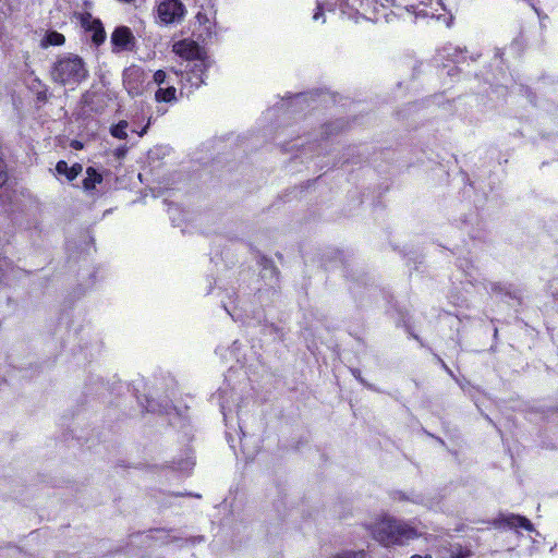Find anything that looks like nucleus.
<instances>
[{
  "mask_svg": "<svg viewBox=\"0 0 558 558\" xmlns=\"http://www.w3.org/2000/svg\"><path fill=\"white\" fill-rule=\"evenodd\" d=\"M405 9L416 17H430L439 20L446 10L441 0H415L414 3L407 5Z\"/></svg>",
  "mask_w": 558,
  "mask_h": 558,
  "instance_id": "0eeeda50",
  "label": "nucleus"
},
{
  "mask_svg": "<svg viewBox=\"0 0 558 558\" xmlns=\"http://www.w3.org/2000/svg\"><path fill=\"white\" fill-rule=\"evenodd\" d=\"M71 147L74 148V149H82L83 148V144L81 142H78V141H72Z\"/></svg>",
  "mask_w": 558,
  "mask_h": 558,
  "instance_id": "4be33fe9",
  "label": "nucleus"
},
{
  "mask_svg": "<svg viewBox=\"0 0 558 558\" xmlns=\"http://www.w3.org/2000/svg\"><path fill=\"white\" fill-rule=\"evenodd\" d=\"M102 175L96 171L93 167L86 169V177L83 180V187L85 191H93L97 184L101 183Z\"/></svg>",
  "mask_w": 558,
  "mask_h": 558,
  "instance_id": "ddd939ff",
  "label": "nucleus"
},
{
  "mask_svg": "<svg viewBox=\"0 0 558 558\" xmlns=\"http://www.w3.org/2000/svg\"><path fill=\"white\" fill-rule=\"evenodd\" d=\"M82 165L74 163L73 166L69 167V165L63 160L58 161L56 166V171L59 174L65 175L69 181H73L74 179H76V177L82 172Z\"/></svg>",
  "mask_w": 558,
  "mask_h": 558,
  "instance_id": "9b49d317",
  "label": "nucleus"
},
{
  "mask_svg": "<svg viewBox=\"0 0 558 558\" xmlns=\"http://www.w3.org/2000/svg\"><path fill=\"white\" fill-rule=\"evenodd\" d=\"M145 133V129H143L142 132H140V135L142 136Z\"/></svg>",
  "mask_w": 558,
  "mask_h": 558,
  "instance_id": "cd10ccee",
  "label": "nucleus"
},
{
  "mask_svg": "<svg viewBox=\"0 0 558 558\" xmlns=\"http://www.w3.org/2000/svg\"><path fill=\"white\" fill-rule=\"evenodd\" d=\"M323 5L320 3H317L316 12L313 15L314 21L317 22L320 20V17L323 16Z\"/></svg>",
  "mask_w": 558,
  "mask_h": 558,
  "instance_id": "6ab92c4d",
  "label": "nucleus"
},
{
  "mask_svg": "<svg viewBox=\"0 0 558 558\" xmlns=\"http://www.w3.org/2000/svg\"><path fill=\"white\" fill-rule=\"evenodd\" d=\"M173 52L186 62L185 68L180 70L182 78L191 85V87H199L204 84V75L208 68V61L202 48L194 41L181 40L173 45ZM179 75V71H174Z\"/></svg>",
  "mask_w": 558,
  "mask_h": 558,
  "instance_id": "f257e3e1",
  "label": "nucleus"
},
{
  "mask_svg": "<svg viewBox=\"0 0 558 558\" xmlns=\"http://www.w3.org/2000/svg\"><path fill=\"white\" fill-rule=\"evenodd\" d=\"M64 36L58 32H49L47 33V35L45 36V38L43 39V46L44 47H48V46H61L64 44Z\"/></svg>",
  "mask_w": 558,
  "mask_h": 558,
  "instance_id": "2eb2a0df",
  "label": "nucleus"
},
{
  "mask_svg": "<svg viewBox=\"0 0 558 558\" xmlns=\"http://www.w3.org/2000/svg\"><path fill=\"white\" fill-rule=\"evenodd\" d=\"M435 58L446 69L449 65L447 62L458 63L463 56L457 47L448 44L437 51Z\"/></svg>",
  "mask_w": 558,
  "mask_h": 558,
  "instance_id": "9d476101",
  "label": "nucleus"
},
{
  "mask_svg": "<svg viewBox=\"0 0 558 558\" xmlns=\"http://www.w3.org/2000/svg\"><path fill=\"white\" fill-rule=\"evenodd\" d=\"M104 39H105V35H104V32H102V31L96 32V33L94 34V41H95L96 44H99V43L104 41Z\"/></svg>",
  "mask_w": 558,
  "mask_h": 558,
  "instance_id": "412c9836",
  "label": "nucleus"
},
{
  "mask_svg": "<svg viewBox=\"0 0 558 558\" xmlns=\"http://www.w3.org/2000/svg\"><path fill=\"white\" fill-rule=\"evenodd\" d=\"M126 129H128V122L120 121L118 124L113 125L110 129V133L116 138L125 140L128 137Z\"/></svg>",
  "mask_w": 558,
  "mask_h": 558,
  "instance_id": "dca6fc26",
  "label": "nucleus"
},
{
  "mask_svg": "<svg viewBox=\"0 0 558 558\" xmlns=\"http://www.w3.org/2000/svg\"><path fill=\"white\" fill-rule=\"evenodd\" d=\"M411 558H432V556L430 555H425V556L413 555Z\"/></svg>",
  "mask_w": 558,
  "mask_h": 558,
  "instance_id": "393cba45",
  "label": "nucleus"
},
{
  "mask_svg": "<svg viewBox=\"0 0 558 558\" xmlns=\"http://www.w3.org/2000/svg\"><path fill=\"white\" fill-rule=\"evenodd\" d=\"M87 76L83 60L73 54L60 58L52 66L51 77L62 85H77Z\"/></svg>",
  "mask_w": 558,
  "mask_h": 558,
  "instance_id": "20e7f679",
  "label": "nucleus"
},
{
  "mask_svg": "<svg viewBox=\"0 0 558 558\" xmlns=\"http://www.w3.org/2000/svg\"><path fill=\"white\" fill-rule=\"evenodd\" d=\"M169 75L163 70H158L154 73L153 83L157 85V87L162 86V82H167V77Z\"/></svg>",
  "mask_w": 558,
  "mask_h": 558,
  "instance_id": "f3484780",
  "label": "nucleus"
},
{
  "mask_svg": "<svg viewBox=\"0 0 558 558\" xmlns=\"http://www.w3.org/2000/svg\"><path fill=\"white\" fill-rule=\"evenodd\" d=\"M495 525L498 529L513 530L515 532H519L520 529L529 532H532L534 530L533 524L529 519L513 513L500 514L495 520Z\"/></svg>",
  "mask_w": 558,
  "mask_h": 558,
  "instance_id": "6e6552de",
  "label": "nucleus"
},
{
  "mask_svg": "<svg viewBox=\"0 0 558 558\" xmlns=\"http://www.w3.org/2000/svg\"><path fill=\"white\" fill-rule=\"evenodd\" d=\"M167 85H173V82L170 76L167 77V82H162V86H167Z\"/></svg>",
  "mask_w": 558,
  "mask_h": 558,
  "instance_id": "5701e85b",
  "label": "nucleus"
},
{
  "mask_svg": "<svg viewBox=\"0 0 558 558\" xmlns=\"http://www.w3.org/2000/svg\"><path fill=\"white\" fill-rule=\"evenodd\" d=\"M123 85L132 97L140 96L146 88V73L138 65H131L123 72Z\"/></svg>",
  "mask_w": 558,
  "mask_h": 558,
  "instance_id": "423d86ee",
  "label": "nucleus"
},
{
  "mask_svg": "<svg viewBox=\"0 0 558 558\" xmlns=\"http://www.w3.org/2000/svg\"><path fill=\"white\" fill-rule=\"evenodd\" d=\"M155 100L170 104L177 101V88L173 85L158 87L155 92Z\"/></svg>",
  "mask_w": 558,
  "mask_h": 558,
  "instance_id": "f8f14e48",
  "label": "nucleus"
},
{
  "mask_svg": "<svg viewBox=\"0 0 558 558\" xmlns=\"http://www.w3.org/2000/svg\"><path fill=\"white\" fill-rule=\"evenodd\" d=\"M228 313L230 314V316L234 319V320H238L240 319V317L235 314V313H231L229 310H227Z\"/></svg>",
  "mask_w": 558,
  "mask_h": 558,
  "instance_id": "b1692460",
  "label": "nucleus"
},
{
  "mask_svg": "<svg viewBox=\"0 0 558 558\" xmlns=\"http://www.w3.org/2000/svg\"><path fill=\"white\" fill-rule=\"evenodd\" d=\"M393 0H339V9L356 22L364 19L371 22H388L393 13Z\"/></svg>",
  "mask_w": 558,
  "mask_h": 558,
  "instance_id": "f03ea898",
  "label": "nucleus"
},
{
  "mask_svg": "<svg viewBox=\"0 0 558 558\" xmlns=\"http://www.w3.org/2000/svg\"><path fill=\"white\" fill-rule=\"evenodd\" d=\"M331 558H364V551H343L332 556Z\"/></svg>",
  "mask_w": 558,
  "mask_h": 558,
  "instance_id": "a211bd4d",
  "label": "nucleus"
},
{
  "mask_svg": "<svg viewBox=\"0 0 558 558\" xmlns=\"http://www.w3.org/2000/svg\"><path fill=\"white\" fill-rule=\"evenodd\" d=\"M126 153V147L122 146V147H119L117 148L114 151H113V155L117 157V158H123L124 155Z\"/></svg>",
  "mask_w": 558,
  "mask_h": 558,
  "instance_id": "aec40b11",
  "label": "nucleus"
},
{
  "mask_svg": "<svg viewBox=\"0 0 558 558\" xmlns=\"http://www.w3.org/2000/svg\"><path fill=\"white\" fill-rule=\"evenodd\" d=\"M111 43L114 51L132 50L135 38L129 27L119 26L111 34Z\"/></svg>",
  "mask_w": 558,
  "mask_h": 558,
  "instance_id": "1a4fd4ad",
  "label": "nucleus"
},
{
  "mask_svg": "<svg viewBox=\"0 0 558 558\" xmlns=\"http://www.w3.org/2000/svg\"><path fill=\"white\" fill-rule=\"evenodd\" d=\"M157 15L165 25L180 23L185 15V7L181 0H158Z\"/></svg>",
  "mask_w": 558,
  "mask_h": 558,
  "instance_id": "39448f33",
  "label": "nucleus"
},
{
  "mask_svg": "<svg viewBox=\"0 0 558 558\" xmlns=\"http://www.w3.org/2000/svg\"><path fill=\"white\" fill-rule=\"evenodd\" d=\"M456 72V68H450L448 71H447V74L448 75H453Z\"/></svg>",
  "mask_w": 558,
  "mask_h": 558,
  "instance_id": "a878e982",
  "label": "nucleus"
},
{
  "mask_svg": "<svg viewBox=\"0 0 558 558\" xmlns=\"http://www.w3.org/2000/svg\"><path fill=\"white\" fill-rule=\"evenodd\" d=\"M469 554L470 551L461 545H452L440 549L439 558H466Z\"/></svg>",
  "mask_w": 558,
  "mask_h": 558,
  "instance_id": "4468645a",
  "label": "nucleus"
},
{
  "mask_svg": "<svg viewBox=\"0 0 558 558\" xmlns=\"http://www.w3.org/2000/svg\"><path fill=\"white\" fill-rule=\"evenodd\" d=\"M368 529L373 537L385 546L402 545L418 536L413 526L386 514L377 518Z\"/></svg>",
  "mask_w": 558,
  "mask_h": 558,
  "instance_id": "7ed1b4c3",
  "label": "nucleus"
},
{
  "mask_svg": "<svg viewBox=\"0 0 558 558\" xmlns=\"http://www.w3.org/2000/svg\"><path fill=\"white\" fill-rule=\"evenodd\" d=\"M221 411H222L223 416L226 417L227 413H226V407L223 404L221 405Z\"/></svg>",
  "mask_w": 558,
  "mask_h": 558,
  "instance_id": "bb28decb",
  "label": "nucleus"
}]
</instances>
